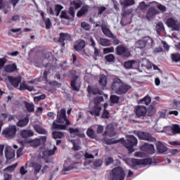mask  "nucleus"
<instances>
[{
	"label": "nucleus",
	"mask_w": 180,
	"mask_h": 180,
	"mask_svg": "<svg viewBox=\"0 0 180 180\" xmlns=\"http://www.w3.org/2000/svg\"><path fill=\"white\" fill-rule=\"evenodd\" d=\"M94 155H98L97 151H94L92 153L86 152L84 154L85 157V162L84 165H89V164H91L92 162V160H94Z\"/></svg>",
	"instance_id": "15"
},
{
	"label": "nucleus",
	"mask_w": 180,
	"mask_h": 180,
	"mask_svg": "<svg viewBox=\"0 0 180 180\" xmlns=\"http://www.w3.org/2000/svg\"><path fill=\"white\" fill-rule=\"evenodd\" d=\"M101 30L103 34H105V36H106L107 37H115V35L113 34V33H112L110 30H109V28H108L106 25L103 23L101 25Z\"/></svg>",
	"instance_id": "24"
},
{
	"label": "nucleus",
	"mask_w": 180,
	"mask_h": 180,
	"mask_svg": "<svg viewBox=\"0 0 180 180\" xmlns=\"http://www.w3.org/2000/svg\"><path fill=\"white\" fill-rule=\"evenodd\" d=\"M157 8L159 11H160V12H167V7L161 4H158L157 5Z\"/></svg>",
	"instance_id": "52"
},
{
	"label": "nucleus",
	"mask_w": 180,
	"mask_h": 180,
	"mask_svg": "<svg viewBox=\"0 0 180 180\" xmlns=\"http://www.w3.org/2000/svg\"><path fill=\"white\" fill-rule=\"evenodd\" d=\"M156 29L158 32H161V30H164V24L162 22H158L156 25Z\"/></svg>",
	"instance_id": "57"
},
{
	"label": "nucleus",
	"mask_w": 180,
	"mask_h": 180,
	"mask_svg": "<svg viewBox=\"0 0 180 180\" xmlns=\"http://www.w3.org/2000/svg\"><path fill=\"white\" fill-rule=\"evenodd\" d=\"M138 137L141 140H146L147 141H154L155 139L153 138L151 135L147 132L138 133Z\"/></svg>",
	"instance_id": "19"
},
{
	"label": "nucleus",
	"mask_w": 180,
	"mask_h": 180,
	"mask_svg": "<svg viewBox=\"0 0 180 180\" xmlns=\"http://www.w3.org/2000/svg\"><path fill=\"white\" fill-rule=\"evenodd\" d=\"M142 151H146L148 154H154V146L148 143H145L141 147Z\"/></svg>",
	"instance_id": "21"
},
{
	"label": "nucleus",
	"mask_w": 180,
	"mask_h": 180,
	"mask_svg": "<svg viewBox=\"0 0 180 180\" xmlns=\"http://www.w3.org/2000/svg\"><path fill=\"white\" fill-rule=\"evenodd\" d=\"M124 170L121 167L114 168L110 175V180H124Z\"/></svg>",
	"instance_id": "6"
},
{
	"label": "nucleus",
	"mask_w": 180,
	"mask_h": 180,
	"mask_svg": "<svg viewBox=\"0 0 180 180\" xmlns=\"http://www.w3.org/2000/svg\"><path fill=\"white\" fill-rule=\"evenodd\" d=\"M131 162L132 164V168H134L136 165H143V167H146V165H150V164H151V159L150 158H146L143 160L132 159L131 160Z\"/></svg>",
	"instance_id": "10"
},
{
	"label": "nucleus",
	"mask_w": 180,
	"mask_h": 180,
	"mask_svg": "<svg viewBox=\"0 0 180 180\" xmlns=\"http://www.w3.org/2000/svg\"><path fill=\"white\" fill-rule=\"evenodd\" d=\"M8 79L11 84H12V86H15V88H18L19 84L22 82V79H20V77H9Z\"/></svg>",
	"instance_id": "22"
},
{
	"label": "nucleus",
	"mask_w": 180,
	"mask_h": 180,
	"mask_svg": "<svg viewBox=\"0 0 180 180\" xmlns=\"http://www.w3.org/2000/svg\"><path fill=\"white\" fill-rule=\"evenodd\" d=\"M97 41H98V44H101V46H103V47H106V46H108V40L107 39L98 38L97 39Z\"/></svg>",
	"instance_id": "43"
},
{
	"label": "nucleus",
	"mask_w": 180,
	"mask_h": 180,
	"mask_svg": "<svg viewBox=\"0 0 180 180\" xmlns=\"http://www.w3.org/2000/svg\"><path fill=\"white\" fill-rule=\"evenodd\" d=\"M116 51L118 56L127 58L130 57V52L129 51V49L124 46H118L116 49Z\"/></svg>",
	"instance_id": "13"
},
{
	"label": "nucleus",
	"mask_w": 180,
	"mask_h": 180,
	"mask_svg": "<svg viewBox=\"0 0 180 180\" xmlns=\"http://www.w3.org/2000/svg\"><path fill=\"white\" fill-rule=\"evenodd\" d=\"M134 64H136V61L134 60H129L124 63V68L127 70H130L131 68H134Z\"/></svg>",
	"instance_id": "37"
},
{
	"label": "nucleus",
	"mask_w": 180,
	"mask_h": 180,
	"mask_svg": "<svg viewBox=\"0 0 180 180\" xmlns=\"http://www.w3.org/2000/svg\"><path fill=\"white\" fill-rule=\"evenodd\" d=\"M112 103H117L119 102V96L112 95L110 96Z\"/></svg>",
	"instance_id": "54"
},
{
	"label": "nucleus",
	"mask_w": 180,
	"mask_h": 180,
	"mask_svg": "<svg viewBox=\"0 0 180 180\" xmlns=\"http://www.w3.org/2000/svg\"><path fill=\"white\" fill-rule=\"evenodd\" d=\"M153 4H155V1L148 2V4H146L144 1H141L139 4V8L141 9V11H146V9H147L148 6H151Z\"/></svg>",
	"instance_id": "33"
},
{
	"label": "nucleus",
	"mask_w": 180,
	"mask_h": 180,
	"mask_svg": "<svg viewBox=\"0 0 180 180\" xmlns=\"http://www.w3.org/2000/svg\"><path fill=\"white\" fill-rule=\"evenodd\" d=\"M99 84L101 85V86H106V84H108V79L105 77V76H101Z\"/></svg>",
	"instance_id": "42"
},
{
	"label": "nucleus",
	"mask_w": 180,
	"mask_h": 180,
	"mask_svg": "<svg viewBox=\"0 0 180 180\" xmlns=\"http://www.w3.org/2000/svg\"><path fill=\"white\" fill-rule=\"evenodd\" d=\"M172 133H173V134H180L179 125H174L172 128Z\"/></svg>",
	"instance_id": "47"
},
{
	"label": "nucleus",
	"mask_w": 180,
	"mask_h": 180,
	"mask_svg": "<svg viewBox=\"0 0 180 180\" xmlns=\"http://www.w3.org/2000/svg\"><path fill=\"white\" fill-rule=\"evenodd\" d=\"M17 167H18V163H15L14 165H12L5 168L4 171H6V172H13V171H15V169Z\"/></svg>",
	"instance_id": "41"
},
{
	"label": "nucleus",
	"mask_w": 180,
	"mask_h": 180,
	"mask_svg": "<svg viewBox=\"0 0 180 180\" xmlns=\"http://www.w3.org/2000/svg\"><path fill=\"white\" fill-rule=\"evenodd\" d=\"M135 47L141 50H143V49H153L154 47V39L150 37H145L135 43Z\"/></svg>",
	"instance_id": "3"
},
{
	"label": "nucleus",
	"mask_w": 180,
	"mask_h": 180,
	"mask_svg": "<svg viewBox=\"0 0 180 180\" xmlns=\"http://www.w3.org/2000/svg\"><path fill=\"white\" fill-rule=\"evenodd\" d=\"M67 111L65 109L60 110V112H58L57 115V122L58 123L61 124H58L56 122H53L52 127L53 129H57L58 130H65V127L71 124L68 119H67V115H65Z\"/></svg>",
	"instance_id": "2"
},
{
	"label": "nucleus",
	"mask_w": 180,
	"mask_h": 180,
	"mask_svg": "<svg viewBox=\"0 0 180 180\" xmlns=\"http://www.w3.org/2000/svg\"><path fill=\"white\" fill-rule=\"evenodd\" d=\"M75 49H76L77 51H81L84 47H85V41H79L77 44L75 45Z\"/></svg>",
	"instance_id": "36"
},
{
	"label": "nucleus",
	"mask_w": 180,
	"mask_h": 180,
	"mask_svg": "<svg viewBox=\"0 0 180 180\" xmlns=\"http://www.w3.org/2000/svg\"><path fill=\"white\" fill-rule=\"evenodd\" d=\"M94 167H101L102 165V160H98L94 162Z\"/></svg>",
	"instance_id": "64"
},
{
	"label": "nucleus",
	"mask_w": 180,
	"mask_h": 180,
	"mask_svg": "<svg viewBox=\"0 0 180 180\" xmlns=\"http://www.w3.org/2000/svg\"><path fill=\"white\" fill-rule=\"evenodd\" d=\"M81 26L84 30H89L91 29V26L87 22H82Z\"/></svg>",
	"instance_id": "59"
},
{
	"label": "nucleus",
	"mask_w": 180,
	"mask_h": 180,
	"mask_svg": "<svg viewBox=\"0 0 180 180\" xmlns=\"http://www.w3.org/2000/svg\"><path fill=\"white\" fill-rule=\"evenodd\" d=\"M3 136L6 139H13L16 136V126L11 125L2 131Z\"/></svg>",
	"instance_id": "8"
},
{
	"label": "nucleus",
	"mask_w": 180,
	"mask_h": 180,
	"mask_svg": "<svg viewBox=\"0 0 180 180\" xmlns=\"http://www.w3.org/2000/svg\"><path fill=\"white\" fill-rule=\"evenodd\" d=\"M101 102H103V97L101 95H98L94 98V106L93 109L90 111V115L92 116H100L101 115V110H102V108L99 105Z\"/></svg>",
	"instance_id": "4"
},
{
	"label": "nucleus",
	"mask_w": 180,
	"mask_h": 180,
	"mask_svg": "<svg viewBox=\"0 0 180 180\" xmlns=\"http://www.w3.org/2000/svg\"><path fill=\"white\" fill-rule=\"evenodd\" d=\"M135 113L137 117H143L147 113V109L144 106H136L135 108Z\"/></svg>",
	"instance_id": "18"
},
{
	"label": "nucleus",
	"mask_w": 180,
	"mask_h": 180,
	"mask_svg": "<svg viewBox=\"0 0 180 180\" xmlns=\"http://www.w3.org/2000/svg\"><path fill=\"white\" fill-rule=\"evenodd\" d=\"M139 64H140L141 67L146 68L147 64H148V60H147L146 58H143L139 61Z\"/></svg>",
	"instance_id": "55"
},
{
	"label": "nucleus",
	"mask_w": 180,
	"mask_h": 180,
	"mask_svg": "<svg viewBox=\"0 0 180 180\" xmlns=\"http://www.w3.org/2000/svg\"><path fill=\"white\" fill-rule=\"evenodd\" d=\"M114 52H115V48H113L112 46L110 48H105L103 49L104 54H108V53H114Z\"/></svg>",
	"instance_id": "53"
},
{
	"label": "nucleus",
	"mask_w": 180,
	"mask_h": 180,
	"mask_svg": "<svg viewBox=\"0 0 180 180\" xmlns=\"http://www.w3.org/2000/svg\"><path fill=\"white\" fill-rule=\"evenodd\" d=\"M86 134L88 137H90V139H96V134H95V131L91 127H89L86 131Z\"/></svg>",
	"instance_id": "38"
},
{
	"label": "nucleus",
	"mask_w": 180,
	"mask_h": 180,
	"mask_svg": "<svg viewBox=\"0 0 180 180\" xmlns=\"http://www.w3.org/2000/svg\"><path fill=\"white\" fill-rule=\"evenodd\" d=\"M62 10H63V6L61 5H56L55 6V11L53 10V8L51 7L49 10V12L50 15L58 16V15H60V13L61 12Z\"/></svg>",
	"instance_id": "23"
},
{
	"label": "nucleus",
	"mask_w": 180,
	"mask_h": 180,
	"mask_svg": "<svg viewBox=\"0 0 180 180\" xmlns=\"http://www.w3.org/2000/svg\"><path fill=\"white\" fill-rule=\"evenodd\" d=\"M134 4H136L134 0H124L121 3V5H124V6H131L132 5H134Z\"/></svg>",
	"instance_id": "40"
},
{
	"label": "nucleus",
	"mask_w": 180,
	"mask_h": 180,
	"mask_svg": "<svg viewBox=\"0 0 180 180\" xmlns=\"http://www.w3.org/2000/svg\"><path fill=\"white\" fill-rule=\"evenodd\" d=\"M20 91H25L27 89V84L25 82H22L20 86L18 87Z\"/></svg>",
	"instance_id": "60"
},
{
	"label": "nucleus",
	"mask_w": 180,
	"mask_h": 180,
	"mask_svg": "<svg viewBox=\"0 0 180 180\" xmlns=\"http://www.w3.org/2000/svg\"><path fill=\"white\" fill-rule=\"evenodd\" d=\"M20 136L22 137V139H27L34 136V133H33V131L31 130L23 129L20 131Z\"/></svg>",
	"instance_id": "29"
},
{
	"label": "nucleus",
	"mask_w": 180,
	"mask_h": 180,
	"mask_svg": "<svg viewBox=\"0 0 180 180\" xmlns=\"http://www.w3.org/2000/svg\"><path fill=\"white\" fill-rule=\"evenodd\" d=\"M103 136H108L109 137H113L115 136V129H113L112 124L107 126Z\"/></svg>",
	"instance_id": "28"
},
{
	"label": "nucleus",
	"mask_w": 180,
	"mask_h": 180,
	"mask_svg": "<svg viewBox=\"0 0 180 180\" xmlns=\"http://www.w3.org/2000/svg\"><path fill=\"white\" fill-rule=\"evenodd\" d=\"M81 5H82V2L80 0H74L70 4V14L71 16H75V11L78 9V8H81Z\"/></svg>",
	"instance_id": "12"
},
{
	"label": "nucleus",
	"mask_w": 180,
	"mask_h": 180,
	"mask_svg": "<svg viewBox=\"0 0 180 180\" xmlns=\"http://www.w3.org/2000/svg\"><path fill=\"white\" fill-rule=\"evenodd\" d=\"M155 15H160V11L155 8L150 7L148 11L146 18L147 19H148V20H151V19L154 18V16H155Z\"/></svg>",
	"instance_id": "16"
},
{
	"label": "nucleus",
	"mask_w": 180,
	"mask_h": 180,
	"mask_svg": "<svg viewBox=\"0 0 180 180\" xmlns=\"http://www.w3.org/2000/svg\"><path fill=\"white\" fill-rule=\"evenodd\" d=\"M20 172L21 175H26V174H27V169H26L25 167L22 166L20 169Z\"/></svg>",
	"instance_id": "63"
},
{
	"label": "nucleus",
	"mask_w": 180,
	"mask_h": 180,
	"mask_svg": "<svg viewBox=\"0 0 180 180\" xmlns=\"http://www.w3.org/2000/svg\"><path fill=\"white\" fill-rule=\"evenodd\" d=\"M89 11V7L87 5L83 6L80 11H79L77 13V18H82V16H84V15H86L88 13V11Z\"/></svg>",
	"instance_id": "30"
},
{
	"label": "nucleus",
	"mask_w": 180,
	"mask_h": 180,
	"mask_svg": "<svg viewBox=\"0 0 180 180\" xmlns=\"http://www.w3.org/2000/svg\"><path fill=\"white\" fill-rule=\"evenodd\" d=\"M27 124H29V118L27 117L20 120L17 122V126L18 127H25V126H27Z\"/></svg>",
	"instance_id": "31"
},
{
	"label": "nucleus",
	"mask_w": 180,
	"mask_h": 180,
	"mask_svg": "<svg viewBox=\"0 0 180 180\" xmlns=\"http://www.w3.org/2000/svg\"><path fill=\"white\" fill-rule=\"evenodd\" d=\"M41 99H46V95L42 94L34 98V102H39V101H41Z\"/></svg>",
	"instance_id": "56"
},
{
	"label": "nucleus",
	"mask_w": 180,
	"mask_h": 180,
	"mask_svg": "<svg viewBox=\"0 0 180 180\" xmlns=\"http://www.w3.org/2000/svg\"><path fill=\"white\" fill-rule=\"evenodd\" d=\"M5 64H6V58H0V70H2V68H4Z\"/></svg>",
	"instance_id": "58"
},
{
	"label": "nucleus",
	"mask_w": 180,
	"mask_h": 180,
	"mask_svg": "<svg viewBox=\"0 0 180 180\" xmlns=\"http://www.w3.org/2000/svg\"><path fill=\"white\" fill-rule=\"evenodd\" d=\"M69 131L72 136H78L82 139L85 137V134L84 133L79 132V129L78 128H69Z\"/></svg>",
	"instance_id": "26"
},
{
	"label": "nucleus",
	"mask_w": 180,
	"mask_h": 180,
	"mask_svg": "<svg viewBox=\"0 0 180 180\" xmlns=\"http://www.w3.org/2000/svg\"><path fill=\"white\" fill-rule=\"evenodd\" d=\"M75 168V167H74V165H70L69 167L64 166V167L62 170V174H65V172H67L68 171H71V169H74Z\"/></svg>",
	"instance_id": "51"
},
{
	"label": "nucleus",
	"mask_w": 180,
	"mask_h": 180,
	"mask_svg": "<svg viewBox=\"0 0 180 180\" xmlns=\"http://www.w3.org/2000/svg\"><path fill=\"white\" fill-rule=\"evenodd\" d=\"M4 70L6 72H15V71H18V65L15 63L6 65Z\"/></svg>",
	"instance_id": "25"
},
{
	"label": "nucleus",
	"mask_w": 180,
	"mask_h": 180,
	"mask_svg": "<svg viewBox=\"0 0 180 180\" xmlns=\"http://www.w3.org/2000/svg\"><path fill=\"white\" fill-rule=\"evenodd\" d=\"M46 141H47L46 136H40L39 138L30 141L29 143H30L32 147L36 148V147H39V146H41L44 144Z\"/></svg>",
	"instance_id": "11"
},
{
	"label": "nucleus",
	"mask_w": 180,
	"mask_h": 180,
	"mask_svg": "<svg viewBox=\"0 0 180 180\" xmlns=\"http://www.w3.org/2000/svg\"><path fill=\"white\" fill-rule=\"evenodd\" d=\"M25 108L28 112H34V105L32 103H25Z\"/></svg>",
	"instance_id": "46"
},
{
	"label": "nucleus",
	"mask_w": 180,
	"mask_h": 180,
	"mask_svg": "<svg viewBox=\"0 0 180 180\" xmlns=\"http://www.w3.org/2000/svg\"><path fill=\"white\" fill-rule=\"evenodd\" d=\"M172 59L175 63H178V61H180V54L179 53L172 54Z\"/></svg>",
	"instance_id": "50"
},
{
	"label": "nucleus",
	"mask_w": 180,
	"mask_h": 180,
	"mask_svg": "<svg viewBox=\"0 0 180 180\" xmlns=\"http://www.w3.org/2000/svg\"><path fill=\"white\" fill-rule=\"evenodd\" d=\"M60 18L63 19H69L70 17L68 16V13H67L65 11H62L60 13Z\"/></svg>",
	"instance_id": "62"
},
{
	"label": "nucleus",
	"mask_w": 180,
	"mask_h": 180,
	"mask_svg": "<svg viewBox=\"0 0 180 180\" xmlns=\"http://www.w3.org/2000/svg\"><path fill=\"white\" fill-rule=\"evenodd\" d=\"M97 9H98V16H101V15H102V13H103L105 11H106V7L103 6H98Z\"/></svg>",
	"instance_id": "48"
},
{
	"label": "nucleus",
	"mask_w": 180,
	"mask_h": 180,
	"mask_svg": "<svg viewBox=\"0 0 180 180\" xmlns=\"http://www.w3.org/2000/svg\"><path fill=\"white\" fill-rule=\"evenodd\" d=\"M156 147H157L158 151H159V153H165V151H167V150H168L167 148V146H164V144H162V142H161V141H158L156 143Z\"/></svg>",
	"instance_id": "32"
},
{
	"label": "nucleus",
	"mask_w": 180,
	"mask_h": 180,
	"mask_svg": "<svg viewBox=\"0 0 180 180\" xmlns=\"http://www.w3.org/2000/svg\"><path fill=\"white\" fill-rule=\"evenodd\" d=\"M105 60L108 63H113L115 61V56L113 54H108L105 56Z\"/></svg>",
	"instance_id": "45"
},
{
	"label": "nucleus",
	"mask_w": 180,
	"mask_h": 180,
	"mask_svg": "<svg viewBox=\"0 0 180 180\" xmlns=\"http://www.w3.org/2000/svg\"><path fill=\"white\" fill-rule=\"evenodd\" d=\"M52 136L54 139H63L64 134L60 131H53Z\"/></svg>",
	"instance_id": "44"
},
{
	"label": "nucleus",
	"mask_w": 180,
	"mask_h": 180,
	"mask_svg": "<svg viewBox=\"0 0 180 180\" xmlns=\"http://www.w3.org/2000/svg\"><path fill=\"white\" fill-rule=\"evenodd\" d=\"M139 103H143V105H146V106H148L149 103H151V97L146 96L139 101Z\"/></svg>",
	"instance_id": "39"
},
{
	"label": "nucleus",
	"mask_w": 180,
	"mask_h": 180,
	"mask_svg": "<svg viewBox=\"0 0 180 180\" xmlns=\"http://www.w3.org/2000/svg\"><path fill=\"white\" fill-rule=\"evenodd\" d=\"M137 138L133 135L127 136V142L124 143V147L127 148L129 153L134 152V146H137Z\"/></svg>",
	"instance_id": "7"
},
{
	"label": "nucleus",
	"mask_w": 180,
	"mask_h": 180,
	"mask_svg": "<svg viewBox=\"0 0 180 180\" xmlns=\"http://www.w3.org/2000/svg\"><path fill=\"white\" fill-rule=\"evenodd\" d=\"M44 22L45 23L46 29H50L51 27V21L50 18H44Z\"/></svg>",
	"instance_id": "49"
},
{
	"label": "nucleus",
	"mask_w": 180,
	"mask_h": 180,
	"mask_svg": "<svg viewBox=\"0 0 180 180\" xmlns=\"http://www.w3.org/2000/svg\"><path fill=\"white\" fill-rule=\"evenodd\" d=\"M25 167L32 168L34 175H37V174L41 171V168H43V164L40 162V160L34 161L33 158H32L25 164Z\"/></svg>",
	"instance_id": "5"
},
{
	"label": "nucleus",
	"mask_w": 180,
	"mask_h": 180,
	"mask_svg": "<svg viewBox=\"0 0 180 180\" xmlns=\"http://www.w3.org/2000/svg\"><path fill=\"white\" fill-rule=\"evenodd\" d=\"M18 20H20V17L18 15H13L10 20V22H18Z\"/></svg>",
	"instance_id": "61"
},
{
	"label": "nucleus",
	"mask_w": 180,
	"mask_h": 180,
	"mask_svg": "<svg viewBox=\"0 0 180 180\" xmlns=\"http://www.w3.org/2000/svg\"><path fill=\"white\" fill-rule=\"evenodd\" d=\"M131 88L130 85L124 83L119 77H115L110 86L112 94L117 95H124Z\"/></svg>",
	"instance_id": "1"
},
{
	"label": "nucleus",
	"mask_w": 180,
	"mask_h": 180,
	"mask_svg": "<svg viewBox=\"0 0 180 180\" xmlns=\"http://www.w3.org/2000/svg\"><path fill=\"white\" fill-rule=\"evenodd\" d=\"M35 131H37V133H39V134H46V131L44 129H43L41 127V126L39 125V124H34L33 126Z\"/></svg>",
	"instance_id": "35"
},
{
	"label": "nucleus",
	"mask_w": 180,
	"mask_h": 180,
	"mask_svg": "<svg viewBox=\"0 0 180 180\" xmlns=\"http://www.w3.org/2000/svg\"><path fill=\"white\" fill-rule=\"evenodd\" d=\"M57 150V146H54L53 150H42L41 153L43 154L42 158H46L49 155H54L56 154V150Z\"/></svg>",
	"instance_id": "27"
},
{
	"label": "nucleus",
	"mask_w": 180,
	"mask_h": 180,
	"mask_svg": "<svg viewBox=\"0 0 180 180\" xmlns=\"http://www.w3.org/2000/svg\"><path fill=\"white\" fill-rule=\"evenodd\" d=\"M5 155L7 160H12L15 158V150L12 149V147L7 146L5 148Z\"/></svg>",
	"instance_id": "20"
},
{
	"label": "nucleus",
	"mask_w": 180,
	"mask_h": 180,
	"mask_svg": "<svg viewBox=\"0 0 180 180\" xmlns=\"http://www.w3.org/2000/svg\"><path fill=\"white\" fill-rule=\"evenodd\" d=\"M70 143H72L73 147L72 148V150L73 151H78L81 150V146L79 145V141H75L74 139L70 140Z\"/></svg>",
	"instance_id": "34"
},
{
	"label": "nucleus",
	"mask_w": 180,
	"mask_h": 180,
	"mask_svg": "<svg viewBox=\"0 0 180 180\" xmlns=\"http://www.w3.org/2000/svg\"><path fill=\"white\" fill-rule=\"evenodd\" d=\"M71 86L73 91H76L77 92L79 91V89L81 88V79L75 76L71 81Z\"/></svg>",
	"instance_id": "14"
},
{
	"label": "nucleus",
	"mask_w": 180,
	"mask_h": 180,
	"mask_svg": "<svg viewBox=\"0 0 180 180\" xmlns=\"http://www.w3.org/2000/svg\"><path fill=\"white\" fill-rule=\"evenodd\" d=\"M166 25L168 27L172 29V30L178 31L180 29V22L173 18H168Z\"/></svg>",
	"instance_id": "9"
},
{
	"label": "nucleus",
	"mask_w": 180,
	"mask_h": 180,
	"mask_svg": "<svg viewBox=\"0 0 180 180\" xmlns=\"http://www.w3.org/2000/svg\"><path fill=\"white\" fill-rule=\"evenodd\" d=\"M70 40H71V34L63 32L60 34L58 41H60V43H62L61 44L63 47L65 46V43H64V41H70Z\"/></svg>",
	"instance_id": "17"
}]
</instances>
